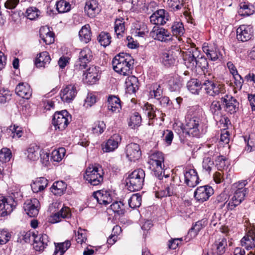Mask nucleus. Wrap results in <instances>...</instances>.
I'll use <instances>...</instances> for the list:
<instances>
[{
	"instance_id": "obj_1",
	"label": "nucleus",
	"mask_w": 255,
	"mask_h": 255,
	"mask_svg": "<svg viewBox=\"0 0 255 255\" xmlns=\"http://www.w3.org/2000/svg\"><path fill=\"white\" fill-rule=\"evenodd\" d=\"M183 59L186 67L192 71L200 68L204 71L209 66L207 59L201 55L200 51L195 46L188 49L183 56Z\"/></svg>"
},
{
	"instance_id": "obj_2",
	"label": "nucleus",
	"mask_w": 255,
	"mask_h": 255,
	"mask_svg": "<svg viewBox=\"0 0 255 255\" xmlns=\"http://www.w3.org/2000/svg\"><path fill=\"white\" fill-rule=\"evenodd\" d=\"M134 59L127 53H120L115 56L112 61L113 69L118 73L124 76H128L133 69Z\"/></svg>"
},
{
	"instance_id": "obj_3",
	"label": "nucleus",
	"mask_w": 255,
	"mask_h": 255,
	"mask_svg": "<svg viewBox=\"0 0 255 255\" xmlns=\"http://www.w3.org/2000/svg\"><path fill=\"white\" fill-rule=\"evenodd\" d=\"M201 120L196 112L188 111L185 116L183 132L190 136L199 137L201 135Z\"/></svg>"
},
{
	"instance_id": "obj_4",
	"label": "nucleus",
	"mask_w": 255,
	"mask_h": 255,
	"mask_svg": "<svg viewBox=\"0 0 255 255\" xmlns=\"http://www.w3.org/2000/svg\"><path fill=\"white\" fill-rule=\"evenodd\" d=\"M248 184V180H242L233 184L236 190L227 204L229 209L231 210L234 209L244 200L245 197L249 193L248 188L246 187Z\"/></svg>"
},
{
	"instance_id": "obj_5",
	"label": "nucleus",
	"mask_w": 255,
	"mask_h": 255,
	"mask_svg": "<svg viewBox=\"0 0 255 255\" xmlns=\"http://www.w3.org/2000/svg\"><path fill=\"white\" fill-rule=\"evenodd\" d=\"M144 178L145 172L143 170H134L126 179L127 189L131 192L140 190L143 185Z\"/></svg>"
},
{
	"instance_id": "obj_6",
	"label": "nucleus",
	"mask_w": 255,
	"mask_h": 255,
	"mask_svg": "<svg viewBox=\"0 0 255 255\" xmlns=\"http://www.w3.org/2000/svg\"><path fill=\"white\" fill-rule=\"evenodd\" d=\"M104 172L102 167L89 166L84 175V179L92 186H97L103 181Z\"/></svg>"
},
{
	"instance_id": "obj_7",
	"label": "nucleus",
	"mask_w": 255,
	"mask_h": 255,
	"mask_svg": "<svg viewBox=\"0 0 255 255\" xmlns=\"http://www.w3.org/2000/svg\"><path fill=\"white\" fill-rule=\"evenodd\" d=\"M164 157L162 152L156 151L149 156L148 163L151 170L152 175L158 176L164 173L165 165L164 164Z\"/></svg>"
},
{
	"instance_id": "obj_8",
	"label": "nucleus",
	"mask_w": 255,
	"mask_h": 255,
	"mask_svg": "<svg viewBox=\"0 0 255 255\" xmlns=\"http://www.w3.org/2000/svg\"><path fill=\"white\" fill-rule=\"evenodd\" d=\"M93 55L91 50L85 47L80 51L78 59L76 61L74 66V71L75 73L83 71L85 69L87 64L92 59Z\"/></svg>"
},
{
	"instance_id": "obj_9",
	"label": "nucleus",
	"mask_w": 255,
	"mask_h": 255,
	"mask_svg": "<svg viewBox=\"0 0 255 255\" xmlns=\"http://www.w3.org/2000/svg\"><path fill=\"white\" fill-rule=\"evenodd\" d=\"M71 119L70 115L66 110L56 112L53 115L52 123L55 129L63 130L67 127Z\"/></svg>"
},
{
	"instance_id": "obj_10",
	"label": "nucleus",
	"mask_w": 255,
	"mask_h": 255,
	"mask_svg": "<svg viewBox=\"0 0 255 255\" xmlns=\"http://www.w3.org/2000/svg\"><path fill=\"white\" fill-rule=\"evenodd\" d=\"M149 35L154 39L162 42L172 40V35L166 29L158 26H154L150 32Z\"/></svg>"
},
{
	"instance_id": "obj_11",
	"label": "nucleus",
	"mask_w": 255,
	"mask_h": 255,
	"mask_svg": "<svg viewBox=\"0 0 255 255\" xmlns=\"http://www.w3.org/2000/svg\"><path fill=\"white\" fill-rule=\"evenodd\" d=\"M203 88L205 93L212 97L224 94L225 90L223 86L215 83L210 80H206L203 82Z\"/></svg>"
},
{
	"instance_id": "obj_12",
	"label": "nucleus",
	"mask_w": 255,
	"mask_h": 255,
	"mask_svg": "<svg viewBox=\"0 0 255 255\" xmlns=\"http://www.w3.org/2000/svg\"><path fill=\"white\" fill-rule=\"evenodd\" d=\"M254 29L251 25L242 24L237 29V39L242 42H247L253 37Z\"/></svg>"
},
{
	"instance_id": "obj_13",
	"label": "nucleus",
	"mask_w": 255,
	"mask_h": 255,
	"mask_svg": "<svg viewBox=\"0 0 255 255\" xmlns=\"http://www.w3.org/2000/svg\"><path fill=\"white\" fill-rule=\"evenodd\" d=\"M214 194V190L209 185H205L198 187L194 192V196L196 200L204 202L209 199Z\"/></svg>"
},
{
	"instance_id": "obj_14",
	"label": "nucleus",
	"mask_w": 255,
	"mask_h": 255,
	"mask_svg": "<svg viewBox=\"0 0 255 255\" xmlns=\"http://www.w3.org/2000/svg\"><path fill=\"white\" fill-rule=\"evenodd\" d=\"M184 176V183L189 187H195L200 182L199 176L195 169L186 167Z\"/></svg>"
},
{
	"instance_id": "obj_15",
	"label": "nucleus",
	"mask_w": 255,
	"mask_h": 255,
	"mask_svg": "<svg viewBox=\"0 0 255 255\" xmlns=\"http://www.w3.org/2000/svg\"><path fill=\"white\" fill-rule=\"evenodd\" d=\"M101 74L100 67L92 66L87 70L86 72L83 73V75H85L84 80L85 83L89 85L94 84L99 80Z\"/></svg>"
},
{
	"instance_id": "obj_16",
	"label": "nucleus",
	"mask_w": 255,
	"mask_h": 255,
	"mask_svg": "<svg viewBox=\"0 0 255 255\" xmlns=\"http://www.w3.org/2000/svg\"><path fill=\"white\" fill-rule=\"evenodd\" d=\"M179 54L177 50H168L162 52L161 55L162 63L166 67H169L175 65Z\"/></svg>"
},
{
	"instance_id": "obj_17",
	"label": "nucleus",
	"mask_w": 255,
	"mask_h": 255,
	"mask_svg": "<svg viewBox=\"0 0 255 255\" xmlns=\"http://www.w3.org/2000/svg\"><path fill=\"white\" fill-rule=\"evenodd\" d=\"M17 206V203L11 198L3 197L0 200V216L5 217L10 214Z\"/></svg>"
},
{
	"instance_id": "obj_18",
	"label": "nucleus",
	"mask_w": 255,
	"mask_h": 255,
	"mask_svg": "<svg viewBox=\"0 0 255 255\" xmlns=\"http://www.w3.org/2000/svg\"><path fill=\"white\" fill-rule=\"evenodd\" d=\"M221 102L225 106L226 111L231 114L236 113L239 110V102L231 95H225L221 99Z\"/></svg>"
},
{
	"instance_id": "obj_19",
	"label": "nucleus",
	"mask_w": 255,
	"mask_h": 255,
	"mask_svg": "<svg viewBox=\"0 0 255 255\" xmlns=\"http://www.w3.org/2000/svg\"><path fill=\"white\" fill-rule=\"evenodd\" d=\"M150 22L157 26L164 25L169 19L167 12L163 9H160L154 12L149 17Z\"/></svg>"
},
{
	"instance_id": "obj_20",
	"label": "nucleus",
	"mask_w": 255,
	"mask_h": 255,
	"mask_svg": "<svg viewBox=\"0 0 255 255\" xmlns=\"http://www.w3.org/2000/svg\"><path fill=\"white\" fill-rule=\"evenodd\" d=\"M33 241V248L36 251L39 252L44 251L49 242V237L46 234L37 235L33 234L32 237Z\"/></svg>"
},
{
	"instance_id": "obj_21",
	"label": "nucleus",
	"mask_w": 255,
	"mask_h": 255,
	"mask_svg": "<svg viewBox=\"0 0 255 255\" xmlns=\"http://www.w3.org/2000/svg\"><path fill=\"white\" fill-rule=\"evenodd\" d=\"M77 93L76 86L75 84H69L63 88L60 93L62 100L68 103L72 101Z\"/></svg>"
},
{
	"instance_id": "obj_22",
	"label": "nucleus",
	"mask_w": 255,
	"mask_h": 255,
	"mask_svg": "<svg viewBox=\"0 0 255 255\" xmlns=\"http://www.w3.org/2000/svg\"><path fill=\"white\" fill-rule=\"evenodd\" d=\"M23 208L29 216L36 217L38 214L40 209L39 201L36 198L27 200L24 204Z\"/></svg>"
},
{
	"instance_id": "obj_23",
	"label": "nucleus",
	"mask_w": 255,
	"mask_h": 255,
	"mask_svg": "<svg viewBox=\"0 0 255 255\" xmlns=\"http://www.w3.org/2000/svg\"><path fill=\"white\" fill-rule=\"evenodd\" d=\"M126 153L127 157L130 161L134 162L137 160L141 155L139 145L132 142L127 145Z\"/></svg>"
},
{
	"instance_id": "obj_24",
	"label": "nucleus",
	"mask_w": 255,
	"mask_h": 255,
	"mask_svg": "<svg viewBox=\"0 0 255 255\" xmlns=\"http://www.w3.org/2000/svg\"><path fill=\"white\" fill-rule=\"evenodd\" d=\"M121 141L122 136L119 134H114L102 145V149L106 152L113 151L118 147Z\"/></svg>"
},
{
	"instance_id": "obj_25",
	"label": "nucleus",
	"mask_w": 255,
	"mask_h": 255,
	"mask_svg": "<svg viewBox=\"0 0 255 255\" xmlns=\"http://www.w3.org/2000/svg\"><path fill=\"white\" fill-rule=\"evenodd\" d=\"M203 51L207 56L212 61H216L222 56V54L218 46L215 44H204Z\"/></svg>"
},
{
	"instance_id": "obj_26",
	"label": "nucleus",
	"mask_w": 255,
	"mask_h": 255,
	"mask_svg": "<svg viewBox=\"0 0 255 255\" xmlns=\"http://www.w3.org/2000/svg\"><path fill=\"white\" fill-rule=\"evenodd\" d=\"M86 14L90 18H94L101 11L99 3L96 0H90L86 1L84 7Z\"/></svg>"
},
{
	"instance_id": "obj_27",
	"label": "nucleus",
	"mask_w": 255,
	"mask_h": 255,
	"mask_svg": "<svg viewBox=\"0 0 255 255\" xmlns=\"http://www.w3.org/2000/svg\"><path fill=\"white\" fill-rule=\"evenodd\" d=\"M71 215L69 208L64 206L58 212L52 215L49 219V221L52 224L58 223L62 219L70 218Z\"/></svg>"
},
{
	"instance_id": "obj_28",
	"label": "nucleus",
	"mask_w": 255,
	"mask_h": 255,
	"mask_svg": "<svg viewBox=\"0 0 255 255\" xmlns=\"http://www.w3.org/2000/svg\"><path fill=\"white\" fill-rule=\"evenodd\" d=\"M175 194H176V185L171 179L170 183L165 185L163 188L161 187L160 190H155V196L159 198L171 196Z\"/></svg>"
},
{
	"instance_id": "obj_29",
	"label": "nucleus",
	"mask_w": 255,
	"mask_h": 255,
	"mask_svg": "<svg viewBox=\"0 0 255 255\" xmlns=\"http://www.w3.org/2000/svg\"><path fill=\"white\" fill-rule=\"evenodd\" d=\"M226 246V240L224 238L219 239L212 245L211 251L205 255H223L225 253Z\"/></svg>"
},
{
	"instance_id": "obj_30",
	"label": "nucleus",
	"mask_w": 255,
	"mask_h": 255,
	"mask_svg": "<svg viewBox=\"0 0 255 255\" xmlns=\"http://www.w3.org/2000/svg\"><path fill=\"white\" fill-rule=\"evenodd\" d=\"M93 196L100 204L106 206L112 202L111 194L108 190H98L94 192Z\"/></svg>"
},
{
	"instance_id": "obj_31",
	"label": "nucleus",
	"mask_w": 255,
	"mask_h": 255,
	"mask_svg": "<svg viewBox=\"0 0 255 255\" xmlns=\"http://www.w3.org/2000/svg\"><path fill=\"white\" fill-rule=\"evenodd\" d=\"M16 94L19 97L29 99L32 95V90L27 83H20L15 88Z\"/></svg>"
},
{
	"instance_id": "obj_32",
	"label": "nucleus",
	"mask_w": 255,
	"mask_h": 255,
	"mask_svg": "<svg viewBox=\"0 0 255 255\" xmlns=\"http://www.w3.org/2000/svg\"><path fill=\"white\" fill-rule=\"evenodd\" d=\"M40 37L46 44H51L54 42V33L47 26L41 27L39 30Z\"/></svg>"
},
{
	"instance_id": "obj_33",
	"label": "nucleus",
	"mask_w": 255,
	"mask_h": 255,
	"mask_svg": "<svg viewBox=\"0 0 255 255\" xmlns=\"http://www.w3.org/2000/svg\"><path fill=\"white\" fill-rule=\"evenodd\" d=\"M41 149L40 147L37 145H30L27 149L25 154L27 158L30 161H35L37 160L40 156Z\"/></svg>"
},
{
	"instance_id": "obj_34",
	"label": "nucleus",
	"mask_w": 255,
	"mask_h": 255,
	"mask_svg": "<svg viewBox=\"0 0 255 255\" xmlns=\"http://www.w3.org/2000/svg\"><path fill=\"white\" fill-rule=\"evenodd\" d=\"M138 79L134 76H128L126 80V93L129 94H134L138 89Z\"/></svg>"
},
{
	"instance_id": "obj_35",
	"label": "nucleus",
	"mask_w": 255,
	"mask_h": 255,
	"mask_svg": "<svg viewBox=\"0 0 255 255\" xmlns=\"http://www.w3.org/2000/svg\"><path fill=\"white\" fill-rule=\"evenodd\" d=\"M51 61L49 53L46 51L40 53L35 60V65L37 67H45Z\"/></svg>"
},
{
	"instance_id": "obj_36",
	"label": "nucleus",
	"mask_w": 255,
	"mask_h": 255,
	"mask_svg": "<svg viewBox=\"0 0 255 255\" xmlns=\"http://www.w3.org/2000/svg\"><path fill=\"white\" fill-rule=\"evenodd\" d=\"M209 111L216 122L221 121L220 119L222 117V113L221 105L219 101H213L210 106Z\"/></svg>"
},
{
	"instance_id": "obj_37",
	"label": "nucleus",
	"mask_w": 255,
	"mask_h": 255,
	"mask_svg": "<svg viewBox=\"0 0 255 255\" xmlns=\"http://www.w3.org/2000/svg\"><path fill=\"white\" fill-rule=\"evenodd\" d=\"M188 90L192 94L198 95L202 88L203 83L197 79H191L187 83Z\"/></svg>"
},
{
	"instance_id": "obj_38",
	"label": "nucleus",
	"mask_w": 255,
	"mask_h": 255,
	"mask_svg": "<svg viewBox=\"0 0 255 255\" xmlns=\"http://www.w3.org/2000/svg\"><path fill=\"white\" fill-rule=\"evenodd\" d=\"M182 86V78L178 75L171 77L168 81L169 90L171 92H179Z\"/></svg>"
},
{
	"instance_id": "obj_39",
	"label": "nucleus",
	"mask_w": 255,
	"mask_h": 255,
	"mask_svg": "<svg viewBox=\"0 0 255 255\" xmlns=\"http://www.w3.org/2000/svg\"><path fill=\"white\" fill-rule=\"evenodd\" d=\"M67 188L66 183L62 181L54 182L51 187V191L56 196H61L66 191Z\"/></svg>"
},
{
	"instance_id": "obj_40",
	"label": "nucleus",
	"mask_w": 255,
	"mask_h": 255,
	"mask_svg": "<svg viewBox=\"0 0 255 255\" xmlns=\"http://www.w3.org/2000/svg\"><path fill=\"white\" fill-rule=\"evenodd\" d=\"M142 109L144 111L145 114L148 117L149 122L154 119L157 114H162L161 113V111L156 109L154 106L149 104L148 103H146L144 105Z\"/></svg>"
},
{
	"instance_id": "obj_41",
	"label": "nucleus",
	"mask_w": 255,
	"mask_h": 255,
	"mask_svg": "<svg viewBox=\"0 0 255 255\" xmlns=\"http://www.w3.org/2000/svg\"><path fill=\"white\" fill-rule=\"evenodd\" d=\"M125 19L122 17L116 19L115 21V32L117 37L119 39L124 36L125 31Z\"/></svg>"
},
{
	"instance_id": "obj_42",
	"label": "nucleus",
	"mask_w": 255,
	"mask_h": 255,
	"mask_svg": "<svg viewBox=\"0 0 255 255\" xmlns=\"http://www.w3.org/2000/svg\"><path fill=\"white\" fill-rule=\"evenodd\" d=\"M240 8L238 13L241 15L249 16L252 14L254 12V6L248 2L242 1L239 4Z\"/></svg>"
},
{
	"instance_id": "obj_43",
	"label": "nucleus",
	"mask_w": 255,
	"mask_h": 255,
	"mask_svg": "<svg viewBox=\"0 0 255 255\" xmlns=\"http://www.w3.org/2000/svg\"><path fill=\"white\" fill-rule=\"evenodd\" d=\"M207 225V221L206 219H203L196 222L189 231L188 234L191 238H195L199 232Z\"/></svg>"
},
{
	"instance_id": "obj_44",
	"label": "nucleus",
	"mask_w": 255,
	"mask_h": 255,
	"mask_svg": "<svg viewBox=\"0 0 255 255\" xmlns=\"http://www.w3.org/2000/svg\"><path fill=\"white\" fill-rule=\"evenodd\" d=\"M108 109L112 112H119L121 108L120 100L115 96H110L108 99Z\"/></svg>"
},
{
	"instance_id": "obj_45",
	"label": "nucleus",
	"mask_w": 255,
	"mask_h": 255,
	"mask_svg": "<svg viewBox=\"0 0 255 255\" xmlns=\"http://www.w3.org/2000/svg\"><path fill=\"white\" fill-rule=\"evenodd\" d=\"M79 35L81 41L87 43L91 39V32L89 24L83 26L79 32Z\"/></svg>"
},
{
	"instance_id": "obj_46",
	"label": "nucleus",
	"mask_w": 255,
	"mask_h": 255,
	"mask_svg": "<svg viewBox=\"0 0 255 255\" xmlns=\"http://www.w3.org/2000/svg\"><path fill=\"white\" fill-rule=\"evenodd\" d=\"M149 94L151 98L160 100L162 96L163 88L160 84L153 83L150 87Z\"/></svg>"
},
{
	"instance_id": "obj_47",
	"label": "nucleus",
	"mask_w": 255,
	"mask_h": 255,
	"mask_svg": "<svg viewBox=\"0 0 255 255\" xmlns=\"http://www.w3.org/2000/svg\"><path fill=\"white\" fill-rule=\"evenodd\" d=\"M241 244L247 250L252 249L255 247V235L253 233L247 235L242 239Z\"/></svg>"
},
{
	"instance_id": "obj_48",
	"label": "nucleus",
	"mask_w": 255,
	"mask_h": 255,
	"mask_svg": "<svg viewBox=\"0 0 255 255\" xmlns=\"http://www.w3.org/2000/svg\"><path fill=\"white\" fill-rule=\"evenodd\" d=\"M55 249L54 255H63L71 246V243L67 240L63 243H55Z\"/></svg>"
},
{
	"instance_id": "obj_49",
	"label": "nucleus",
	"mask_w": 255,
	"mask_h": 255,
	"mask_svg": "<svg viewBox=\"0 0 255 255\" xmlns=\"http://www.w3.org/2000/svg\"><path fill=\"white\" fill-rule=\"evenodd\" d=\"M142 119L140 115L136 112H134L130 116L128 126L132 128H135L140 126Z\"/></svg>"
},
{
	"instance_id": "obj_50",
	"label": "nucleus",
	"mask_w": 255,
	"mask_h": 255,
	"mask_svg": "<svg viewBox=\"0 0 255 255\" xmlns=\"http://www.w3.org/2000/svg\"><path fill=\"white\" fill-rule=\"evenodd\" d=\"M65 153L66 150L63 147L54 150L51 154V160L54 162H60L65 156Z\"/></svg>"
},
{
	"instance_id": "obj_51",
	"label": "nucleus",
	"mask_w": 255,
	"mask_h": 255,
	"mask_svg": "<svg viewBox=\"0 0 255 255\" xmlns=\"http://www.w3.org/2000/svg\"><path fill=\"white\" fill-rule=\"evenodd\" d=\"M171 31L173 35H182L185 32L183 23L180 21H174L171 27Z\"/></svg>"
},
{
	"instance_id": "obj_52",
	"label": "nucleus",
	"mask_w": 255,
	"mask_h": 255,
	"mask_svg": "<svg viewBox=\"0 0 255 255\" xmlns=\"http://www.w3.org/2000/svg\"><path fill=\"white\" fill-rule=\"evenodd\" d=\"M111 38L109 33L102 31L99 34L97 39L98 42L102 46L106 47L111 43Z\"/></svg>"
},
{
	"instance_id": "obj_53",
	"label": "nucleus",
	"mask_w": 255,
	"mask_h": 255,
	"mask_svg": "<svg viewBox=\"0 0 255 255\" xmlns=\"http://www.w3.org/2000/svg\"><path fill=\"white\" fill-rule=\"evenodd\" d=\"M227 195L225 193L221 194L219 196H217L215 202L216 207L219 209H222L226 206L228 210H231L227 207V204L229 200H227Z\"/></svg>"
},
{
	"instance_id": "obj_54",
	"label": "nucleus",
	"mask_w": 255,
	"mask_h": 255,
	"mask_svg": "<svg viewBox=\"0 0 255 255\" xmlns=\"http://www.w3.org/2000/svg\"><path fill=\"white\" fill-rule=\"evenodd\" d=\"M128 203L131 208L139 207L141 204V196L138 193L132 194L128 199Z\"/></svg>"
},
{
	"instance_id": "obj_55",
	"label": "nucleus",
	"mask_w": 255,
	"mask_h": 255,
	"mask_svg": "<svg viewBox=\"0 0 255 255\" xmlns=\"http://www.w3.org/2000/svg\"><path fill=\"white\" fill-rule=\"evenodd\" d=\"M245 141L247 143L245 150L247 152H251L255 150V133L249 134L247 139L245 137Z\"/></svg>"
},
{
	"instance_id": "obj_56",
	"label": "nucleus",
	"mask_w": 255,
	"mask_h": 255,
	"mask_svg": "<svg viewBox=\"0 0 255 255\" xmlns=\"http://www.w3.org/2000/svg\"><path fill=\"white\" fill-rule=\"evenodd\" d=\"M8 194L9 195L7 197L8 198H11L17 204L18 201L21 200L22 198V194L20 192V189L17 187L11 188Z\"/></svg>"
},
{
	"instance_id": "obj_57",
	"label": "nucleus",
	"mask_w": 255,
	"mask_h": 255,
	"mask_svg": "<svg viewBox=\"0 0 255 255\" xmlns=\"http://www.w3.org/2000/svg\"><path fill=\"white\" fill-rule=\"evenodd\" d=\"M106 128V124L103 121H97L95 122L92 128L93 132L97 135L103 133Z\"/></svg>"
},
{
	"instance_id": "obj_58",
	"label": "nucleus",
	"mask_w": 255,
	"mask_h": 255,
	"mask_svg": "<svg viewBox=\"0 0 255 255\" xmlns=\"http://www.w3.org/2000/svg\"><path fill=\"white\" fill-rule=\"evenodd\" d=\"M11 93L7 89L0 88V103H5L11 99Z\"/></svg>"
},
{
	"instance_id": "obj_59",
	"label": "nucleus",
	"mask_w": 255,
	"mask_h": 255,
	"mask_svg": "<svg viewBox=\"0 0 255 255\" xmlns=\"http://www.w3.org/2000/svg\"><path fill=\"white\" fill-rule=\"evenodd\" d=\"M70 4L65 0H61L56 3V9L59 13H64L70 9Z\"/></svg>"
},
{
	"instance_id": "obj_60",
	"label": "nucleus",
	"mask_w": 255,
	"mask_h": 255,
	"mask_svg": "<svg viewBox=\"0 0 255 255\" xmlns=\"http://www.w3.org/2000/svg\"><path fill=\"white\" fill-rule=\"evenodd\" d=\"M40 11L35 7L28 8L25 12V16L30 20H34L39 15Z\"/></svg>"
},
{
	"instance_id": "obj_61",
	"label": "nucleus",
	"mask_w": 255,
	"mask_h": 255,
	"mask_svg": "<svg viewBox=\"0 0 255 255\" xmlns=\"http://www.w3.org/2000/svg\"><path fill=\"white\" fill-rule=\"evenodd\" d=\"M111 208L113 212L119 215H123L125 213L124 204L121 201L114 202L111 205Z\"/></svg>"
},
{
	"instance_id": "obj_62",
	"label": "nucleus",
	"mask_w": 255,
	"mask_h": 255,
	"mask_svg": "<svg viewBox=\"0 0 255 255\" xmlns=\"http://www.w3.org/2000/svg\"><path fill=\"white\" fill-rule=\"evenodd\" d=\"M11 152L9 149L3 148L0 150V161L6 162L10 160Z\"/></svg>"
},
{
	"instance_id": "obj_63",
	"label": "nucleus",
	"mask_w": 255,
	"mask_h": 255,
	"mask_svg": "<svg viewBox=\"0 0 255 255\" xmlns=\"http://www.w3.org/2000/svg\"><path fill=\"white\" fill-rule=\"evenodd\" d=\"M168 4L169 7L173 10L180 9L184 5V0H168Z\"/></svg>"
},
{
	"instance_id": "obj_64",
	"label": "nucleus",
	"mask_w": 255,
	"mask_h": 255,
	"mask_svg": "<svg viewBox=\"0 0 255 255\" xmlns=\"http://www.w3.org/2000/svg\"><path fill=\"white\" fill-rule=\"evenodd\" d=\"M11 238L10 234L6 230H0V245L7 243Z\"/></svg>"
}]
</instances>
